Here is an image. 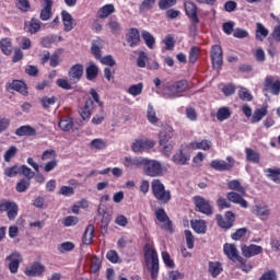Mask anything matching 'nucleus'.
I'll return each instance as SVG.
<instances>
[{
  "label": "nucleus",
  "instance_id": "nucleus-22",
  "mask_svg": "<svg viewBox=\"0 0 280 280\" xmlns=\"http://www.w3.org/2000/svg\"><path fill=\"white\" fill-rule=\"evenodd\" d=\"M126 38H127V43L131 47H137V45L141 43V35L139 34V30L137 28H130L126 34Z\"/></svg>",
  "mask_w": 280,
  "mask_h": 280
},
{
  "label": "nucleus",
  "instance_id": "nucleus-34",
  "mask_svg": "<svg viewBox=\"0 0 280 280\" xmlns=\"http://www.w3.org/2000/svg\"><path fill=\"white\" fill-rule=\"evenodd\" d=\"M115 12V5L105 4L97 11L98 19H108Z\"/></svg>",
  "mask_w": 280,
  "mask_h": 280
},
{
  "label": "nucleus",
  "instance_id": "nucleus-56",
  "mask_svg": "<svg viewBox=\"0 0 280 280\" xmlns=\"http://www.w3.org/2000/svg\"><path fill=\"white\" fill-rule=\"evenodd\" d=\"M75 248V245L71 242H65L59 245L58 250L59 253H71Z\"/></svg>",
  "mask_w": 280,
  "mask_h": 280
},
{
  "label": "nucleus",
  "instance_id": "nucleus-43",
  "mask_svg": "<svg viewBox=\"0 0 280 280\" xmlns=\"http://www.w3.org/2000/svg\"><path fill=\"white\" fill-rule=\"evenodd\" d=\"M0 48L5 56H10V54H12V42L10 40V38L1 39Z\"/></svg>",
  "mask_w": 280,
  "mask_h": 280
},
{
  "label": "nucleus",
  "instance_id": "nucleus-1",
  "mask_svg": "<svg viewBox=\"0 0 280 280\" xmlns=\"http://www.w3.org/2000/svg\"><path fill=\"white\" fill-rule=\"evenodd\" d=\"M144 264L151 275V279H159V254L151 244L144 246Z\"/></svg>",
  "mask_w": 280,
  "mask_h": 280
},
{
  "label": "nucleus",
  "instance_id": "nucleus-6",
  "mask_svg": "<svg viewBox=\"0 0 280 280\" xmlns=\"http://www.w3.org/2000/svg\"><path fill=\"white\" fill-rule=\"evenodd\" d=\"M172 161L175 165H189V161H191V153L186 147H182L175 152V154H173Z\"/></svg>",
  "mask_w": 280,
  "mask_h": 280
},
{
  "label": "nucleus",
  "instance_id": "nucleus-64",
  "mask_svg": "<svg viewBox=\"0 0 280 280\" xmlns=\"http://www.w3.org/2000/svg\"><path fill=\"white\" fill-rule=\"evenodd\" d=\"M259 280H277V272H275V270L266 271Z\"/></svg>",
  "mask_w": 280,
  "mask_h": 280
},
{
  "label": "nucleus",
  "instance_id": "nucleus-58",
  "mask_svg": "<svg viewBox=\"0 0 280 280\" xmlns=\"http://www.w3.org/2000/svg\"><path fill=\"white\" fill-rule=\"evenodd\" d=\"M107 27H109L113 34H119L121 32V24L115 20L109 21Z\"/></svg>",
  "mask_w": 280,
  "mask_h": 280
},
{
  "label": "nucleus",
  "instance_id": "nucleus-2",
  "mask_svg": "<svg viewBox=\"0 0 280 280\" xmlns=\"http://www.w3.org/2000/svg\"><path fill=\"white\" fill-rule=\"evenodd\" d=\"M187 89H189L187 80H180L164 86L162 89V95L165 100H176V97H180V93H185Z\"/></svg>",
  "mask_w": 280,
  "mask_h": 280
},
{
  "label": "nucleus",
  "instance_id": "nucleus-3",
  "mask_svg": "<svg viewBox=\"0 0 280 280\" xmlns=\"http://www.w3.org/2000/svg\"><path fill=\"white\" fill-rule=\"evenodd\" d=\"M151 189L158 202H161L162 205H167V202L172 200V191L166 190L165 185H163L160 179L152 180Z\"/></svg>",
  "mask_w": 280,
  "mask_h": 280
},
{
  "label": "nucleus",
  "instance_id": "nucleus-41",
  "mask_svg": "<svg viewBox=\"0 0 280 280\" xmlns=\"http://www.w3.org/2000/svg\"><path fill=\"white\" fill-rule=\"evenodd\" d=\"M3 174L8 178H14L15 176H19V174H21V166L14 165V166L5 167L3 171Z\"/></svg>",
  "mask_w": 280,
  "mask_h": 280
},
{
  "label": "nucleus",
  "instance_id": "nucleus-33",
  "mask_svg": "<svg viewBox=\"0 0 280 280\" xmlns=\"http://www.w3.org/2000/svg\"><path fill=\"white\" fill-rule=\"evenodd\" d=\"M61 19L65 26V32H71V30H73V16H71L69 12L62 11Z\"/></svg>",
  "mask_w": 280,
  "mask_h": 280
},
{
  "label": "nucleus",
  "instance_id": "nucleus-21",
  "mask_svg": "<svg viewBox=\"0 0 280 280\" xmlns=\"http://www.w3.org/2000/svg\"><path fill=\"white\" fill-rule=\"evenodd\" d=\"M145 158H131V156H126L122 161V165L125 167H128L129 170H137L143 167V161Z\"/></svg>",
  "mask_w": 280,
  "mask_h": 280
},
{
  "label": "nucleus",
  "instance_id": "nucleus-62",
  "mask_svg": "<svg viewBox=\"0 0 280 280\" xmlns=\"http://www.w3.org/2000/svg\"><path fill=\"white\" fill-rule=\"evenodd\" d=\"M185 237H186L187 248L189 249L194 248V234H191V231L185 230Z\"/></svg>",
  "mask_w": 280,
  "mask_h": 280
},
{
  "label": "nucleus",
  "instance_id": "nucleus-55",
  "mask_svg": "<svg viewBox=\"0 0 280 280\" xmlns=\"http://www.w3.org/2000/svg\"><path fill=\"white\" fill-rule=\"evenodd\" d=\"M177 0H160L158 5L160 10H168V8H173V5H176Z\"/></svg>",
  "mask_w": 280,
  "mask_h": 280
},
{
  "label": "nucleus",
  "instance_id": "nucleus-29",
  "mask_svg": "<svg viewBox=\"0 0 280 280\" xmlns=\"http://www.w3.org/2000/svg\"><path fill=\"white\" fill-rule=\"evenodd\" d=\"M268 115V104H264L261 108H258L254 112L252 117V124H258V121L262 120L264 117Z\"/></svg>",
  "mask_w": 280,
  "mask_h": 280
},
{
  "label": "nucleus",
  "instance_id": "nucleus-39",
  "mask_svg": "<svg viewBox=\"0 0 280 280\" xmlns=\"http://www.w3.org/2000/svg\"><path fill=\"white\" fill-rule=\"evenodd\" d=\"M228 187H229V189L237 191L242 196H246V189L242 186V184H240V180H237V179H233V180L229 182Z\"/></svg>",
  "mask_w": 280,
  "mask_h": 280
},
{
  "label": "nucleus",
  "instance_id": "nucleus-60",
  "mask_svg": "<svg viewBox=\"0 0 280 280\" xmlns=\"http://www.w3.org/2000/svg\"><path fill=\"white\" fill-rule=\"evenodd\" d=\"M246 233H248V230L246 228H241V229L236 230L235 233H233L231 235V237H232V240L237 242V241H240L241 237H244V235H246Z\"/></svg>",
  "mask_w": 280,
  "mask_h": 280
},
{
  "label": "nucleus",
  "instance_id": "nucleus-54",
  "mask_svg": "<svg viewBox=\"0 0 280 280\" xmlns=\"http://www.w3.org/2000/svg\"><path fill=\"white\" fill-rule=\"evenodd\" d=\"M237 264H238V268H241V270H243V272H250L253 270V266L250 265V262H247L246 260H244V258L241 259H236Z\"/></svg>",
  "mask_w": 280,
  "mask_h": 280
},
{
  "label": "nucleus",
  "instance_id": "nucleus-42",
  "mask_svg": "<svg viewBox=\"0 0 280 280\" xmlns=\"http://www.w3.org/2000/svg\"><path fill=\"white\" fill-rule=\"evenodd\" d=\"M19 153V148H16V145H11L3 155V160L5 163H10V161H12V159H14L16 156V154Z\"/></svg>",
  "mask_w": 280,
  "mask_h": 280
},
{
  "label": "nucleus",
  "instance_id": "nucleus-59",
  "mask_svg": "<svg viewBox=\"0 0 280 280\" xmlns=\"http://www.w3.org/2000/svg\"><path fill=\"white\" fill-rule=\"evenodd\" d=\"M154 3H156V0H143L139 7L140 12H145V10H152V8H154Z\"/></svg>",
  "mask_w": 280,
  "mask_h": 280
},
{
  "label": "nucleus",
  "instance_id": "nucleus-9",
  "mask_svg": "<svg viewBox=\"0 0 280 280\" xmlns=\"http://www.w3.org/2000/svg\"><path fill=\"white\" fill-rule=\"evenodd\" d=\"M155 145V142L150 139L139 138L135 140L131 148L133 152H145V150H152Z\"/></svg>",
  "mask_w": 280,
  "mask_h": 280
},
{
  "label": "nucleus",
  "instance_id": "nucleus-49",
  "mask_svg": "<svg viewBox=\"0 0 280 280\" xmlns=\"http://www.w3.org/2000/svg\"><path fill=\"white\" fill-rule=\"evenodd\" d=\"M59 128L60 130H63V132H69L71 128H73V120L71 118H63L59 121Z\"/></svg>",
  "mask_w": 280,
  "mask_h": 280
},
{
  "label": "nucleus",
  "instance_id": "nucleus-46",
  "mask_svg": "<svg viewBox=\"0 0 280 280\" xmlns=\"http://www.w3.org/2000/svg\"><path fill=\"white\" fill-rule=\"evenodd\" d=\"M229 117H231V109H229V107H221L217 112L218 121H225Z\"/></svg>",
  "mask_w": 280,
  "mask_h": 280
},
{
  "label": "nucleus",
  "instance_id": "nucleus-48",
  "mask_svg": "<svg viewBox=\"0 0 280 280\" xmlns=\"http://www.w3.org/2000/svg\"><path fill=\"white\" fill-rule=\"evenodd\" d=\"M30 179L22 178L18 182L15 189L19 194H23L26 189H30Z\"/></svg>",
  "mask_w": 280,
  "mask_h": 280
},
{
  "label": "nucleus",
  "instance_id": "nucleus-5",
  "mask_svg": "<svg viewBox=\"0 0 280 280\" xmlns=\"http://www.w3.org/2000/svg\"><path fill=\"white\" fill-rule=\"evenodd\" d=\"M226 161L220 159L212 160L210 162V167L215 172H231V170L235 167V159L233 156H228Z\"/></svg>",
  "mask_w": 280,
  "mask_h": 280
},
{
  "label": "nucleus",
  "instance_id": "nucleus-4",
  "mask_svg": "<svg viewBox=\"0 0 280 280\" xmlns=\"http://www.w3.org/2000/svg\"><path fill=\"white\" fill-rule=\"evenodd\" d=\"M142 170L145 176L155 178L156 176H163V164L158 160H150L144 158L142 162Z\"/></svg>",
  "mask_w": 280,
  "mask_h": 280
},
{
  "label": "nucleus",
  "instance_id": "nucleus-61",
  "mask_svg": "<svg viewBox=\"0 0 280 280\" xmlns=\"http://www.w3.org/2000/svg\"><path fill=\"white\" fill-rule=\"evenodd\" d=\"M78 222H79L78 217L69 215L63 220L62 224L63 226H75Z\"/></svg>",
  "mask_w": 280,
  "mask_h": 280
},
{
  "label": "nucleus",
  "instance_id": "nucleus-50",
  "mask_svg": "<svg viewBox=\"0 0 280 280\" xmlns=\"http://www.w3.org/2000/svg\"><path fill=\"white\" fill-rule=\"evenodd\" d=\"M91 148L94 150H105L106 142L102 138H96L90 142Z\"/></svg>",
  "mask_w": 280,
  "mask_h": 280
},
{
  "label": "nucleus",
  "instance_id": "nucleus-25",
  "mask_svg": "<svg viewBox=\"0 0 280 280\" xmlns=\"http://www.w3.org/2000/svg\"><path fill=\"white\" fill-rule=\"evenodd\" d=\"M172 137H174V129L172 127H166L162 129L159 135L160 145H165V143H170Z\"/></svg>",
  "mask_w": 280,
  "mask_h": 280
},
{
  "label": "nucleus",
  "instance_id": "nucleus-10",
  "mask_svg": "<svg viewBox=\"0 0 280 280\" xmlns=\"http://www.w3.org/2000/svg\"><path fill=\"white\" fill-rule=\"evenodd\" d=\"M155 218L161 223V229H164V231H168L172 233V220H170V217H167V212H165V209H158L155 210Z\"/></svg>",
  "mask_w": 280,
  "mask_h": 280
},
{
  "label": "nucleus",
  "instance_id": "nucleus-30",
  "mask_svg": "<svg viewBox=\"0 0 280 280\" xmlns=\"http://www.w3.org/2000/svg\"><path fill=\"white\" fill-rule=\"evenodd\" d=\"M40 25H43L40 20L32 18L28 24L25 23L26 32L28 34H37V32H40Z\"/></svg>",
  "mask_w": 280,
  "mask_h": 280
},
{
  "label": "nucleus",
  "instance_id": "nucleus-24",
  "mask_svg": "<svg viewBox=\"0 0 280 280\" xmlns=\"http://www.w3.org/2000/svg\"><path fill=\"white\" fill-rule=\"evenodd\" d=\"M8 91H16L21 95H27V85L20 80H13L8 88Z\"/></svg>",
  "mask_w": 280,
  "mask_h": 280
},
{
  "label": "nucleus",
  "instance_id": "nucleus-13",
  "mask_svg": "<svg viewBox=\"0 0 280 280\" xmlns=\"http://www.w3.org/2000/svg\"><path fill=\"white\" fill-rule=\"evenodd\" d=\"M210 56L213 69H220L222 67V46L213 45Z\"/></svg>",
  "mask_w": 280,
  "mask_h": 280
},
{
  "label": "nucleus",
  "instance_id": "nucleus-16",
  "mask_svg": "<svg viewBox=\"0 0 280 280\" xmlns=\"http://www.w3.org/2000/svg\"><path fill=\"white\" fill-rule=\"evenodd\" d=\"M265 91H269L272 95H279L280 93V81L276 80L273 77H267L265 79Z\"/></svg>",
  "mask_w": 280,
  "mask_h": 280
},
{
  "label": "nucleus",
  "instance_id": "nucleus-51",
  "mask_svg": "<svg viewBox=\"0 0 280 280\" xmlns=\"http://www.w3.org/2000/svg\"><path fill=\"white\" fill-rule=\"evenodd\" d=\"M106 259H108L110 264H119L121 261V259L119 258V254L117 253V250L114 249L107 252Z\"/></svg>",
  "mask_w": 280,
  "mask_h": 280
},
{
  "label": "nucleus",
  "instance_id": "nucleus-35",
  "mask_svg": "<svg viewBox=\"0 0 280 280\" xmlns=\"http://www.w3.org/2000/svg\"><path fill=\"white\" fill-rule=\"evenodd\" d=\"M7 215L9 220H15L16 215H19V206L14 201H9V206L7 208Z\"/></svg>",
  "mask_w": 280,
  "mask_h": 280
},
{
  "label": "nucleus",
  "instance_id": "nucleus-17",
  "mask_svg": "<svg viewBox=\"0 0 280 280\" xmlns=\"http://www.w3.org/2000/svg\"><path fill=\"white\" fill-rule=\"evenodd\" d=\"M184 7L187 16L192 21V23H200V19H198V7L196 3L187 1Z\"/></svg>",
  "mask_w": 280,
  "mask_h": 280
},
{
  "label": "nucleus",
  "instance_id": "nucleus-15",
  "mask_svg": "<svg viewBox=\"0 0 280 280\" xmlns=\"http://www.w3.org/2000/svg\"><path fill=\"white\" fill-rule=\"evenodd\" d=\"M244 196L241 192L231 191L228 192L226 198L230 202H233L234 205H240L243 209H248V201L244 199Z\"/></svg>",
  "mask_w": 280,
  "mask_h": 280
},
{
  "label": "nucleus",
  "instance_id": "nucleus-57",
  "mask_svg": "<svg viewBox=\"0 0 280 280\" xmlns=\"http://www.w3.org/2000/svg\"><path fill=\"white\" fill-rule=\"evenodd\" d=\"M145 62H148V54H145V51H140L137 59V66L140 67V69H145Z\"/></svg>",
  "mask_w": 280,
  "mask_h": 280
},
{
  "label": "nucleus",
  "instance_id": "nucleus-40",
  "mask_svg": "<svg viewBox=\"0 0 280 280\" xmlns=\"http://www.w3.org/2000/svg\"><path fill=\"white\" fill-rule=\"evenodd\" d=\"M142 38H143L147 47H149V49H154L156 38H154L153 35L150 32L142 31Z\"/></svg>",
  "mask_w": 280,
  "mask_h": 280
},
{
  "label": "nucleus",
  "instance_id": "nucleus-31",
  "mask_svg": "<svg viewBox=\"0 0 280 280\" xmlns=\"http://www.w3.org/2000/svg\"><path fill=\"white\" fill-rule=\"evenodd\" d=\"M95 236V225L89 224L84 231L83 244L89 246L93 243V237Z\"/></svg>",
  "mask_w": 280,
  "mask_h": 280
},
{
  "label": "nucleus",
  "instance_id": "nucleus-19",
  "mask_svg": "<svg viewBox=\"0 0 280 280\" xmlns=\"http://www.w3.org/2000/svg\"><path fill=\"white\" fill-rule=\"evenodd\" d=\"M43 272H45V266L40 262H34L24 270V275H26V277H40Z\"/></svg>",
  "mask_w": 280,
  "mask_h": 280
},
{
  "label": "nucleus",
  "instance_id": "nucleus-8",
  "mask_svg": "<svg viewBox=\"0 0 280 280\" xmlns=\"http://www.w3.org/2000/svg\"><path fill=\"white\" fill-rule=\"evenodd\" d=\"M194 203L196 206V211H199V213H203L205 215H211V213H213L211 203H209V200L205 199L203 197L195 196Z\"/></svg>",
  "mask_w": 280,
  "mask_h": 280
},
{
  "label": "nucleus",
  "instance_id": "nucleus-38",
  "mask_svg": "<svg viewBox=\"0 0 280 280\" xmlns=\"http://www.w3.org/2000/svg\"><path fill=\"white\" fill-rule=\"evenodd\" d=\"M100 73V68L95 66V63H90L89 67L85 69L86 80H95L97 74Z\"/></svg>",
  "mask_w": 280,
  "mask_h": 280
},
{
  "label": "nucleus",
  "instance_id": "nucleus-44",
  "mask_svg": "<svg viewBox=\"0 0 280 280\" xmlns=\"http://www.w3.org/2000/svg\"><path fill=\"white\" fill-rule=\"evenodd\" d=\"M256 27V39L264 40L269 34L268 30L261 23H257Z\"/></svg>",
  "mask_w": 280,
  "mask_h": 280
},
{
  "label": "nucleus",
  "instance_id": "nucleus-18",
  "mask_svg": "<svg viewBox=\"0 0 280 280\" xmlns=\"http://www.w3.org/2000/svg\"><path fill=\"white\" fill-rule=\"evenodd\" d=\"M223 253L224 255H226L229 259H231V261L234 262H237V259H241L242 257L240 256V253L237 252V247L235 246V244L225 243L223 245Z\"/></svg>",
  "mask_w": 280,
  "mask_h": 280
},
{
  "label": "nucleus",
  "instance_id": "nucleus-23",
  "mask_svg": "<svg viewBox=\"0 0 280 280\" xmlns=\"http://www.w3.org/2000/svg\"><path fill=\"white\" fill-rule=\"evenodd\" d=\"M254 215H257V218H260V220H268L270 218V208L268 206H255L253 208Z\"/></svg>",
  "mask_w": 280,
  "mask_h": 280
},
{
  "label": "nucleus",
  "instance_id": "nucleus-26",
  "mask_svg": "<svg viewBox=\"0 0 280 280\" xmlns=\"http://www.w3.org/2000/svg\"><path fill=\"white\" fill-rule=\"evenodd\" d=\"M189 147L192 150H203L205 152H208V150H210L211 148H213V142H211V140H201V141H194L190 142Z\"/></svg>",
  "mask_w": 280,
  "mask_h": 280
},
{
  "label": "nucleus",
  "instance_id": "nucleus-52",
  "mask_svg": "<svg viewBox=\"0 0 280 280\" xmlns=\"http://www.w3.org/2000/svg\"><path fill=\"white\" fill-rule=\"evenodd\" d=\"M238 97L243 100L244 102H252L253 101V94H250V91H248L246 88H242L238 91Z\"/></svg>",
  "mask_w": 280,
  "mask_h": 280
},
{
  "label": "nucleus",
  "instance_id": "nucleus-36",
  "mask_svg": "<svg viewBox=\"0 0 280 280\" xmlns=\"http://www.w3.org/2000/svg\"><path fill=\"white\" fill-rule=\"evenodd\" d=\"M245 154H246L247 161H249L250 163H259V161L261 159V155L259 154V152H257L250 148L245 149Z\"/></svg>",
  "mask_w": 280,
  "mask_h": 280
},
{
  "label": "nucleus",
  "instance_id": "nucleus-7",
  "mask_svg": "<svg viewBox=\"0 0 280 280\" xmlns=\"http://www.w3.org/2000/svg\"><path fill=\"white\" fill-rule=\"evenodd\" d=\"M5 261L10 273L16 275V272H19V266H21V262L23 261V256H21V253L19 252H13L5 257Z\"/></svg>",
  "mask_w": 280,
  "mask_h": 280
},
{
  "label": "nucleus",
  "instance_id": "nucleus-14",
  "mask_svg": "<svg viewBox=\"0 0 280 280\" xmlns=\"http://www.w3.org/2000/svg\"><path fill=\"white\" fill-rule=\"evenodd\" d=\"M264 253V247L259 245H244L242 247V255L243 257H246V259H250V257H256V255H261Z\"/></svg>",
  "mask_w": 280,
  "mask_h": 280
},
{
  "label": "nucleus",
  "instance_id": "nucleus-27",
  "mask_svg": "<svg viewBox=\"0 0 280 280\" xmlns=\"http://www.w3.org/2000/svg\"><path fill=\"white\" fill-rule=\"evenodd\" d=\"M16 137H36V129L30 125L21 126L15 130Z\"/></svg>",
  "mask_w": 280,
  "mask_h": 280
},
{
  "label": "nucleus",
  "instance_id": "nucleus-12",
  "mask_svg": "<svg viewBox=\"0 0 280 280\" xmlns=\"http://www.w3.org/2000/svg\"><path fill=\"white\" fill-rule=\"evenodd\" d=\"M217 222L221 229H231L235 222V214L232 211L225 213V218L221 214H217Z\"/></svg>",
  "mask_w": 280,
  "mask_h": 280
},
{
  "label": "nucleus",
  "instance_id": "nucleus-37",
  "mask_svg": "<svg viewBox=\"0 0 280 280\" xmlns=\"http://www.w3.org/2000/svg\"><path fill=\"white\" fill-rule=\"evenodd\" d=\"M208 270L211 277H219V275L222 272V264L219 261H210L208 265Z\"/></svg>",
  "mask_w": 280,
  "mask_h": 280
},
{
  "label": "nucleus",
  "instance_id": "nucleus-32",
  "mask_svg": "<svg viewBox=\"0 0 280 280\" xmlns=\"http://www.w3.org/2000/svg\"><path fill=\"white\" fill-rule=\"evenodd\" d=\"M190 224L195 233H207V222L205 220H192Z\"/></svg>",
  "mask_w": 280,
  "mask_h": 280
},
{
  "label": "nucleus",
  "instance_id": "nucleus-47",
  "mask_svg": "<svg viewBox=\"0 0 280 280\" xmlns=\"http://www.w3.org/2000/svg\"><path fill=\"white\" fill-rule=\"evenodd\" d=\"M127 93H129V95H132V97H137V95H141V93H143V83H138L129 86V89L127 90Z\"/></svg>",
  "mask_w": 280,
  "mask_h": 280
},
{
  "label": "nucleus",
  "instance_id": "nucleus-28",
  "mask_svg": "<svg viewBox=\"0 0 280 280\" xmlns=\"http://www.w3.org/2000/svg\"><path fill=\"white\" fill-rule=\"evenodd\" d=\"M264 172L269 180H272V183L280 185V167L265 168Z\"/></svg>",
  "mask_w": 280,
  "mask_h": 280
},
{
  "label": "nucleus",
  "instance_id": "nucleus-20",
  "mask_svg": "<svg viewBox=\"0 0 280 280\" xmlns=\"http://www.w3.org/2000/svg\"><path fill=\"white\" fill-rule=\"evenodd\" d=\"M95 103L93 102V98H88L84 106L79 109V114L84 121L91 119V113H93Z\"/></svg>",
  "mask_w": 280,
  "mask_h": 280
},
{
  "label": "nucleus",
  "instance_id": "nucleus-11",
  "mask_svg": "<svg viewBox=\"0 0 280 280\" xmlns=\"http://www.w3.org/2000/svg\"><path fill=\"white\" fill-rule=\"evenodd\" d=\"M69 80L73 84H77V82H80L82 80V75H84V66L82 63H77L72 66L68 72Z\"/></svg>",
  "mask_w": 280,
  "mask_h": 280
},
{
  "label": "nucleus",
  "instance_id": "nucleus-53",
  "mask_svg": "<svg viewBox=\"0 0 280 280\" xmlns=\"http://www.w3.org/2000/svg\"><path fill=\"white\" fill-rule=\"evenodd\" d=\"M20 174L25 176V180H31L35 176V174L32 172V168H30L27 165L20 166Z\"/></svg>",
  "mask_w": 280,
  "mask_h": 280
},
{
  "label": "nucleus",
  "instance_id": "nucleus-63",
  "mask_svg": "<svg viewBox=\"0 0 280 280\" xmlns=\"http://www.w3.org/2000/svg\"><path fill=\"white\" fill-rule=\"evenodd\" d=\"M185 279V273L179 272L177 270H173L168 272V280H180Z\"/></svg>",
  "mask_w": 280,
  "mask_h": 280
},
{
  "label": "nucleus",
  "instance_id": "nucleus-45",
  "mask_svg": "<svg viewBox=\"0 0 280 280\" xmlns=\"http://www.w3.org/2000/svg\"><path fill=\"white\" fill-rule=\"evenodd\" d=\"M147 118L150 124H159V117H156V110H154L152 104L148 105Z\"/></svg>",
  "mask_w": 280,
  "mask_h": 280
}]
</instances>
